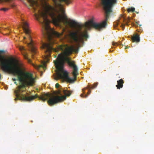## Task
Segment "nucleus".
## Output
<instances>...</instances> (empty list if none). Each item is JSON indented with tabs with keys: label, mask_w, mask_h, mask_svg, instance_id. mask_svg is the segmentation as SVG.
I'll return each mask as SVG.
<instances>
[{
	"label": "nucleus",
	"mask_w": 154,
	"mask_h": 154,
	"mask_svg": "<svg viewBox=\"0 0 154 154\" xmlns=\"http://www.w3.org/2000/svg\"><path fill=\"white\" fill-rule=\"evenodd\" d=\"M62 1L65 2L66 4H68V1L69 0H62Z\"/></svg>",
	"instance_id": "obj_22"
},
{
	"label": "nucleus",
	"mask_w": 154,
	"mask_h": 154,
	"mask_svg": "<svg viewBox=\"0 0 154 154\" xmlns=\"http://www.w3.org/2000/svg\"><path fill=\"white\" fill-rule=\"evenodd\" d=\"M128 48H129V47H128V46H125V49H126Z\"/></svg>",
	"instance_id": "obj_24"
},
{
	"label": "nucleus",
	"mask_w": 154,
	"mask_h": 154,
	"mask_svg": "<svg viewBox=\"0 0 154 154\" xmlns=\"http://www.w3.org/2000/svg\"><path fill=\"white\" fill-rule=\"evenodd\" d=\"M4 51H0V53H2Z\"/></svg>",
	"instance_id": "obj_25"
},
{
	"label": "nucleus",
	"mask_w": 154,
	"mask_h": 154,
	"mask_svg": "<svg viewBox=\"0 0 154 154\" xmlns=\"http://www.w3.org/2000/svg\"><path fill=\"white\" fill-rule=\"evenodd\" d=\"M117 85H116L118 89H120L121 88H122L123 85V84L124 83V81L123 80L121 79L117 81Z\"/></svg>",
	"instance_id": "obj_11"
},
{
	"label": "nucleus",
	"mask_w": 154,
	"mask_h": 154,
	"mask_svg": "<svg viewBox=\"0 0 154 154\" xmlns=\"http://www.w3.org/2000/svg\"><path fill=\"white\" fill-rule=\"evenodd\" d=\"M22 54L24 58L25 59L27 60L30 63L31 62V60L28 58L27 53L25 52H22Z\"/></svg>",
	"instance_id": "obj_13"
},
{
	"label": "nucleus",
	"mask_w": 154,
	"mask_h": 154,
	"mask_svg": "<svg viewBox=\"0 0 154 154\" xmlns=\"http://www.w3.org/2000/svg\"><path fill=\"white\" fill-rule=\"evenodd\" d=\"M42 48L45 50V52L46 54L45 56L46 58L47 59L50 56V53L53 50L51 42L47 43H44L42 45Z\"/></svg>",
	"instance_id": "obj_6"
},
{
	"label": "nucleus",
	"mask_w": 154,
	"mask_h": 154,
	"mask_svg": "<svg viewBox=\"0 0 154 154\" xmlns=\"http://www.w3.org/2000/svg\"><path fill=\"white\" fill-rule=\"evenodd\" d=\"M32 8L33 12L37 10L38 13H35L34 16L36 20L41 24L42 29V33L45 37L50 40L52 35L57 37H60L61 34L52 29L49 25V20L48 16L51 17L54 23L60 26V23H63L65 26H68L71 28H77L80 31L83 26L87 29H90L93 28L96 29L100 30L105 27L107 25V21L110 14L112 12V8L117 3V0H101V4L105 11V19L100 23H97L94 21L93 19H90L85 23L84 25L80 24L73 20H68L60 14L57 15L54 11L55 9L52 6L46 5L45 7L42 4L34 0H28Z\"/></svg>",
	"instance_id": "obj_1"
},
{
	"label": "nucleus",
	"mask_w": 154,
	"mask_h": 154,
	"mask_svg": "<svg viewBox=\"0 0 154 154\" xmlns=\"http://www.w3.org/2000/svg\"><path fill=\"white\" fill-rule=\"evenodd\" d=\"M28 45L30 48L31 52L32 53V56L36 53V47L33 45V42L31 41V42L28 44Z\"/></svg>",
	"instance_id": "obj_9"
},
{
	"label": "nucleus",
	"mask_w": 154,
	"mask_h": 154,
	"mask_svg": "<svg viewBox=\"0 0 154 154\" xmlns=\"http://www.w3.org/2000/svg\"><path fill=\"white\" fill-rule=\"evenodd\" d=\"M26 37H24V39H26Z\"/></svg>",
	"instance_id": "obj_27"
},
{
	"label": "nucleus",
	"mask_w": 154,
	"mask_h": 154,
	"mask_svg": "<svg viewBox=\"0 0 154 154\" xmlns=\"http://www.w3.org/2000/svg\"><path fill=\"white\" fill-rule=\"evenodd\" d=\"M34 66L36 69H38L41 68H44L45 66V63H44L43 65H34Z\"/></svg>",
	"instance_id": "obj_14"
},
{
	"label": "nucleus",
	"mask_w": 154,
	"mask_h": 154,
	"mask_svg": "<svg viewBox=\"0 0 154 154\" xmlns=\"http://www.w3.org/2000/svg\"><path fill=\"white\" fill-rule=\"evenodd\" d=\"M88 91L86 94L85 95V97L86 98L88 97V96L89 95L91 92V91L90 90V89H88Z\"/></svg>",
	"instance_id": "obj_18"
},
{
	"label": "nucleus",
	"mask_w": 154,
	"mask_h": 154,
	"mask_svg": "<svg viewBox=\"0 0 154 154\" xmlns=\"http://www.w3.org/2000/svg\"><path fill=\"white\" fill-rule=\"evenodd\" d=\"M131 39L133 42H138L140 41L139 35L137 34L134 35Z\"/></svg>",
	"instance_id": "obj_10"
},
{
	"label": "nucleus",
	"mask_w": 154,
	"mask_h": 154,
	"mask_svg": "<svg viewBox=\"0 0 154 154\" xmlns=\"http://www.w3.org/2000/svg\"><path fill=\"white\" fill-rule=\"evenodd\" d=\"M22 20L23 22L22 23V26L26 34L29 35L30 32L29 29L28 23L23 20Z\"/></svg>",
	"instance_id": "obj_7"
},
{
	"label": "nucleus",
	"mask_w": 154,
	"mask_h": 154,
	"mask_svg": "<svg viewBox=\"0 0 154 154\" xmlns=\"http://www.w3.org/2000/svg\"><path fill=\"white\" fill-rule=\"evenodd\" d=\"M121 20H122L123 22H125V24L121 23V26L122 27V29L124 30L125 29V25H128V23L130 22V18L128 17L127 19H126L123 15L121 16Z\"/></svg>",
	"instance_id": "obj_8"
},
{
	"label": "nucleus",
	"mask_w": 154,
	"mask_h": 154,
	"mask_svg": "<svg viewBox=\"0 0 154 154\" xmlns=\"http://www.w3.org/2000/svg\"><path fill=\"white\" fill-rule=\"evenodd\" d=\"M135 8H134L131 7L128 9L127 11L129 12H134L135 11Z\"/></svg>",
	"instance_id": "obj_16"
},
{
	"label": "nucleus",
	"mask_w": 154,
	"mask_h": 154,
	"mask_svg": "<svg viewBox=\"0 0 154 154\" xmlns=\"http://www.w3.org/2000/svg\"><path fill=\"white\" fill-rule=\"evenodd\" d=\"M14 83L15 84H16L17 85V83H16V82H14Z\"/></svg>",
	"instance_id": "obj_26"
},
{
	"label": "nucleus",
	"mask_w": 154,
	"mask_h": 154,
	"mask_svg": "<svg viewBox=\"0 0 154 154\" xmlns=\"http://www.w3.org/2000/svg\"><path fill=\"white\" fill-rule=\"evenodd\" d=\"M4 52L0 54L5 53L4 50H1ZM15 60L13 58H10V60L4 59V57L0 55L1 68L2 70L5 72L12 74L14 75H17V79L13 78L12 80L15 81H19L21 84L19 86V89L15 91L17 98L15 100L19 99L22 100L31 101L36 98H38L42 101L45 102L49 98L48 103L50 106H52L57 103L63 101L66 99V97L70 96L73 92L72 91H68L66 90H63V92L65 95L60 96H55L49 93H43L39 96L37 94L31 96H28V94L25 95L22 93V92L25 91L21 88H24L26 86H33L35 82V79L33 75L32 74L28 72H23L24 70L22 65H19L18 63L16 64L13 61Z\"/></svg>",
	"instance_id": "obj_2"
},
{
	"label": "nucleus",
	"mask_w": 154,
	"mask_h": 154,
	"mask_svg": "<svg viewBox=\"0 0 154 154\" xmlns=\"http://www.w3.org/2000/svg\"><path fill=\"white\" fill-rule=\"evenodd\" d=\"M60 86V85L58 83H57L56 84L55 87L57 88H58Z\"/></svg>",
	"instance_id": "obj_21"
},
{
	"label": "nucleus",
	"mask_w": 154,
	"mask_h": 154,
	"mask_svg": "<svg viewBox=\"0 0 154 154\" xmlns=\"http://www.w3.org/2000/svg\"><path fill=\"white\" fill-rule=\"evenodd\" d=\"M1 10L4 11H6L8 10V9L7 8H2Z\"/></svg>",
	"instance_id": "obj_20"
},
{
	"label": "nucleus",
	"mask_w": 154,
	"mask_h": 154,
	"mask_svg": "<svg viewBox=\"0 0 154 154\" xmlns=\"http://www.w3.org/2000/svg\"><path fill=\"white\" fill-rule=\"evenodd\" d=\"M120 22L119 20H118L117 21L115 22L114 23V26L115 27H116L119 24V23Z\"/></svg>",
	"instance_id": "obj_17"
},
{
	"label": "nucleus",
	"mask_w": 154,
	"mask_h": 154,
	"mask_svg": "<svg viewBox=\"0 0 154 154\" xmlns=\"http://www.w3.org/2000/svg\"><path fill=\"white\" fill-rule=\"evenodd\" d=\"M65 48L66 46L63 45H60L58 47L59 49L63 51V53L59 54L56 60L54 61L56 67L58 70L57 72H62L64 70L63 66L65 61L70 66L75 63L74 61H71L69 58L66 56L71 54L73 52L77 53L79 51V49L75 48L73 46L68 47L64 51Z\"/></svg>",
	"instance_id": "obj_3"
},
{
	"label": "nucleus",
	"mask_w": 154,
	"mask_h": 154,
	"mask_svg": "<svg viewBox=\"0 0 154 154\" xmlns=\"http://www.w3.org/2000/svg\"><path fill=\"white\" fill-rule=\"evenodd\" d=\"M29 38H30V39H31V38H30V36H29Z\"/></svg>",
	"instance_id": "obj_28"
},
{
	"label": "nucleus",
	"mask_w": 154,
	"mask_h": 154,
	"mask_svg": "<svg viewBox=\"0 0 154 154\" xmlns=\"http://www.w3.org/2000/svg\"><path fill=\"white\" fill-rule=\"evenodd\" d=\"M72 67L73 71L72 74L73 78H70L69 76V73L66 71L64 70L62 72H57V76L58 79H61L67 82L72 83L74 82L76 80L77 75L79 74L78 69L77 66L74 63L70 66Z\"/></svg>",
	"instance_id": "obj_4"
},
{
	"label": "nucleus",
	"mask_w": 154,
	"mask_h": 154,
	"mask_svg": "<svg viewBox=\"0 0 154 154\" xmlns=\"http://www.w3.org/2000/svg\"><path fill=\"white\" fill-rule=\"evenodd\" d=\"M20 50L21 51H24L25 50V49L23 47H21L20 48Z\"/></svg>",
	"instance_id": "obj_23"
},
{
	"label": "nucleus",
	"mask_w": 154,
	"mask_h": 154,
	"mask_svg": "<svg viewBox=\"0 0 154 154\" xmlns=\"http://www.w3.org/2000/svg\"><path fill=\"white\" fill-rule=\"evenodd\" d=\"M86 89H85V91H85V90H86ZM82 92H83V94H80V97H82V98H84V97H85V95H84V94H85V93H83V92L82 91Z\"/></svg>",
	"instance_id": "obj_19"
},
{
	"label": "nucleus",
	"mask_w": 154,
	"mask_h": 154,
	"mask_svg": "<svg viewBox=\"0 0 154 154\" xmlns=\"http://www.w3.org/2000/svg\"><path fill=\"white\" fill-rule=\"evenodd\" d=\"M97 83H95L93 86H91L90 85H88L87 87L82 89V91L83 93H85V89H93L95 88L97 85Z\"/></svg>",
	"instance_id": "obj_12"
},
{
	"label": "nucleus",
	"mask_w": 154,
	"mask_h": 154,
	"mask_svg": "<svg viewBox=\"0 0 154 154\" xmlns=\"http://www.w3.org/2000/svg\"><path fill=\"white\" fill-rule=\"evenodd\" d=\"M69 37L70 39V42L71 43H72L73 42H75L77 47V48L79 49L81 46V43L83 44L84 42L83 38H88V35L87 33H82L78 36L77 32H71L69 34Z\"/></svg>",
	"instance_id": "obj_5"
},
{
	"label": "nucleus",
	"mask_w": 154,
	"mask_h": 154,
	"mask_svg": "<svg viewBox=\"0 0 154 154\" xmlns=\"http://www.w3.org/2000/svg\"><path fill=\"white\" fill-rule=\"evenodd\" d=\"M112 45L114 46H116L118 45H122V46H123V45L121 44V42H119V43L115 42H112Z\"/></svg>",
	"instance_id": "obj_15"
}]
</instances>
